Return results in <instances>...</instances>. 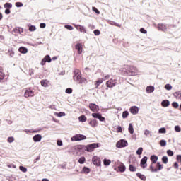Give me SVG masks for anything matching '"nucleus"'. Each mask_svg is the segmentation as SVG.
Returning a JSON list of instances; mask_svg holds the SVG:
<instances>
[{
    "mask_svg": "<svg viewBox=\"0 0 181 181\" xmlns=\"http://www.w3.org/2000/svg\"><path fill=\"white\" fill-rule=\"evenodd\" d=\"M146 91L148 94H151V93H153L155 91V86H148L146 88Z\"/></svg>",
    "mask_w": 181,
    "mask_h": 181,
    "instance_id": "18",
    "label": "nucleus"
},
{
    "mask_svg": "<svg viewBox=\"0 0 181 181\" xmlns=\"http://www.w3.org/2000/svg\"><path fill=\"white\" fill-rule=\"evenodd\" d=\"M92 10L93 11V12H95V13H97V15H100V11H98V9H97V8L93 7Z\"/></svg>",
    "mask_w": 181,
    "mask_h": 181,
    "instance_id": "56",
    "label": "nucleus"
},
{
    "mask_svg": "<svg viewBox=\"0 0 181 181\" xmlns=\"http://www.w3.org/2000/svg\"><path fill=\"white\" fill-rule=\"evenodd\" d=\"M150 170H151V172L156 173V172H158V168H154L153 163H151L150 165Z\"/></svg>",
    "mask_w": 181,
    "mask_h": 181,
    "instance_id": "37",
    "label": "nucleus"
},
{
    "mask_svg": "<svg viewBox=\"0 0 181 181\" xmlns=\"http://www.w3.org/2000/svg\"><path fill=\"white\" fill-rule=\"evenodd\" d=\"M144 151V148L142 147H140L136 151L137 155H142V152Z\"/></svg>",
    "mask_w": 181,
    "mask_h": 181,
    "instance_id": "44",
    "label": "nucleus"
},
{
    "mask_svg": "<svg viewBox=\"0 0 181 181\" xmlns=\"http://www.w3.org/2000/svg\"><path fill=\"white\" fill-rule=\"evenodd\" d=\"M78 119L80 122H86V121H87V117H86L84 115H81L78 117Z\"/></svg>",
    "mask_w": 181,
    "mask_h": 181,
    "instance_id": "35",
    "label": "nucleus"
},
{
    "mask_svg": "<svg viewBox=\"0 0 181 181\" xmlns=\"http://www.w3.org/2000/svg\"><path fill=\"white\" fill-rule=\"evenodd\" d=\"M54 115H55L56 117H59L60 118L62 117H66V113L64 112H54Z\"/></svg>",
    "mask_w": 181,
    "mask_h": 181,
    "instance_id": "25",
    "label": "nucleus"
},
{
    "mask_svg": "<svg viewBox=\"0 0 181 181\" xmlns=\"http://www.w3.org/2000/svg\"><path fill=\"white\" fill-rule=\"evenodd\" d=\"M128 131L129 134H134V126L132 125V123L129 124Z\"/></svg>",
    "mask_w": 181,
    "mask_h": 181,
    "instance_id": "33",
    "label": "nucleus"
},
{
    "mask_svg": "<svg viewBox=\"0 0 181 181\" xmlns=\"http://www.w3.org/2000/svg\"><path fill=\"white\" fill-rule=\"evenodd\" d=\"M35 95V92L30 88H27L25 91L24 96L25 98H29V97H33Z\"/></svg>",
    "mask_w": 181,
    "mask_h": 181,
    "instance_id": "9",
    "label": "nucleus"
},
{
    "mask_svg": "<svg viewBox=\"0 0 181 181\" xmlns=\"http://www.w3.org/2000/svg\"><path fill=\"white\" fill-rule=\"evenodd\" d=\"M99 146L98 143H93L85 146V151H87V152H93L95 148H99Z\"/></svg>",
    "mask_w": 181,
    "mask_h": 181,
    "instance_id": "3",
    "label": "nucleus"
},
{
    "mask_svg": "<svg viewBox=\"0 0 181 181\" xmlns=\"http://www.w3.org/2000/svg\"><path fill=\"white\" fill-rule=\"evenodd\" d=\"M65 93H66V94H71L73 93V89L68 88L66 89Z\"/></svg>",
    "mask_w": 181,
    "mask_h": 181,
    "instance_id": "51",
    "label": "nucleus"
},
{
    "mask_svg": "<svg viewBox=\"0 0 181 181\" xmlns=\"http://www.w3.org/2000/svg\"><path fill=\"white\" fill-rule=\"evenodd\" d=\"M8 53L10 57H13V56H15V52H13V50H8Z\"/></svg>",
    "mask_w": 181,
    "mask_h": 181,
    "instance_id": "57",
    "label": "nucleus"
},
{
    "mask_svg": "<svg viewBox=\"0 0 181 181\" xmlns=\"http://www.w3.org/2000/svg\"><path fill=\"white\" fill-rule=\"evenodd\" d=\"M88 107L92 112H98L100 111V106L95 105V103H89Z\"/></svg>",
    "mask_w": 181,
    "mask_h": 181,
    "instance_id": "7",
    "label": "nucleus"
},
{
    "mask_svg": "<svg viewBox=\"0 0 181 181\" xmlns=\"http://www.w3.org/2000/svg\"><path fill=\"white\" fill-rule=\"evenodd\" d=\"M175 131L176 132H180V131H181L180 127H179V126H175Z\"/></svg>",
    "mask_w": 181,
    "mask_h": 181,
    "instance_id": "60",
    "label": "nucleus"
},
{
    "mask_svg": "<svg viewBox=\"0 0 181 181\" xmlns=\"http://www.w3.org/2000/svg\"><path fill=\"white\" fill-rule=\"evenodd\" d=\"M144 135L147 136V138H151V136H152V132L146 129L144 130Z\"/></svg>",
    "mask_w": 181,
    "mask_h": 181,
    "instance_id": "27",
    "label": "nucleus"
},
{
    "mask_svg": "<svg viewBox=\"0 0 181 181\" xmlns=\"http://www.w3.org/2000/svg\"><path fill=\"white\" fill-rule=\"evenodd\" d=\"M34 142H40L42 141V135L36 134L33 137Z\"/></svg>",
    "mask_w": 181,
    "mask_h": 181,
    "instance_id": "17",
    "label": "nucleus"
},
{
    "mask_svg": "<svg viewBox=\"0 0 181 181\" xmlns=\"http://www.w3.org/2000/svg\"><path fill=\"white\" fill-rule=\"evenodd\" d=\"M84 139H87V136L83 134H76L71 138V141H72V142H77L78 141H83Z\"/></svg>",
    "mask_w": 181,
    "mask_h": 181,
    "instance_id": "4",
    "label": "nucleus"
},
{
    "mask_svg": "<svg viewBox=\"0 0 181 181\" xmlns=\"http://www.w3.org/2000/svg\"><path fill=\"white\" fill-rule=\"evenodd\" d=\"M4 8H12V4H11V3H6L4 4Z\"/></svg>",
    "mask_w": 181,
    "mask_h": 181,
    "instance_id": "58",
    "label": "nucleus"
},
{
    "mask_svg": "<svg viewBox=\"0 0 181 181\" xmlns=\"http://www.w3.org/2000/svg\"><path fill=\"white\" fill-rule=\"evenodd\" d=\"M173 95L175 98L180 99L181 98V91L175 92Z\"/></svg>",
    "mask_w": 181,
    "mask_h": 181,
    "instance_id": "32",
    "label": "nucleus"
},
{
    "mask_svg": "<svg viewBox=\"0 0 181 181\" xmlns=\"http://www.w3.org/2000/svg\"><path fill=\"white\" fill-rule=\"evenodd\" d=\"M89 125H90L92 128H95V127H97V120L95 119L90 120L89 122Z\"/></svg>",
    "mask_w": 181,
    "mask_h": 181,
    "instance_id": "24",
    "label": "nucleus"
},
{
    "mask_svg": "<svg viewBox=\"0 0 181 181\" xmlns=\"http://www.w3.org/2000/svg\"><path fill=\"white\" fill-rule=\"evenodd\" d=\"M52 62V58H50L49 55H46L41 61L40 64L41 66H45L46 63H50Z\"/></svg>",
    "mask_w": 181,
    "mask_h": 181,
    "instance_id": "10",
    "label": "nucleus"
},
{
    "mask_svg": "<svg viewBox=\"0 0 181 181\" xmlns=\"http://www.w3.org/2000/svg\"><path fill=\"white\" fill-rule=\"evenodd\" d=\"M104 82V78H98L95 82V86L97 87L100 86V84H103Z\"/></svg>",
    "mask_w": 181,
    "mask_h": 181,
    "instance_id": "21",
    "label": "nucleus"
},
{
    "mask_svg": "<svg viewBox=\"0 0 181 181\" xmlns=\"http://www.w3.org/2000/svg\"><path fill=\"white\" fill-rule=\"evenodd\" d=\"M14 33H23V28H20V27H16L13 30Z\"/></svg>",
    "mask_w": 181,
    "mask_h": 181,
    "instance_id": "22",
    "label": "nucleus"
},
{
    "mask_svg": "<svg viewBox=\"0 0 181 181\" xmlns=\"http://www.w3.org/2000/svg\"><path fill=\"white\" fill-rule=\"evenodd\" d=\"M78 162L81 165H83V163H84V162H86V158L85 157H81L78 159Z\"/></svg>",
    "mask_w": 181,
    "mask_h": 181,
    "instance_id": "42",
    "label": "nucleus"
},
{
    "mask_svg": "<svg viewBox=\"0 0 181 181\" xmlns=\"http://www.w3.org/2000/svg\"><path fill=\"white\" fill-rule=\"evenodd\" d=\"M96 119H99V121L103 122L105 121V117H103L101 115V114H100L99 116H98V118Z\"/></svg>",
    "mask_w": 181,
    "mask_h": 181,
    "instance_id": "39",
    "label": "nucleus"
},
{
    "mask_svg": "<svg viewBox=\"0 0 181 181\" xmlns=\"http://www.w3.org/2000/svg\"><path fill=\"white\" fill-rule=\"evenodd\" d=\"M74 80H75L76 83H78V84H86L87 83V79L81 77L78 72V69L74 71Z\"/></svg>",
    "mask_w": 181,
    "mask_h": 181,
    "instance_id": "2",
    "label": "nucleus"
},
{
    "mask_svg": "<svg viewBox=\"0 0 181 181\" xmlns=\"http://www.w3.org/2000/svg\"><path fill=\"white\" fill-rule=\"evenodd\" d=\"M25 132H26V134H29V132L35 134L36 132H37V131L32 129H25Z\"/></svg>",
    "mask_w": 181,
    "mask_h": 181,
    "instance_id": "48",
    "label": "nucleus"
},
{
    "mask_svg": "<svg viewBox=\"0 0 181 181\" xmlns=\"http://www.w3.org/2000/svg\"><path fill=\"white\" fill-rule=\"evenodd\" d=\"M157 166L158 167L157 168L158 170H162V169H163V165L160 164L159 162L157 163Z\"/></svg>",
    "mask_w": 181,
    "mask_h": 181,
    "instance_id": "47",
    "label": "nucleus"
},
{
    "mask_svg": "<svg viewBox=\"0 0 181 181\" xmlns=\"http://www.w3.org/2000/svg\"><path fill=\"white\" fill-rule=\"evenodd\" d=\"M160 146H166V141L165 140L160 141Z\"/></svg>",
    "mask_w": 181,
    "mask_h": 181,
    "instance_id": "54",
    "label": "nucleus"
},
{
    "mask_svg": "<svg viewBox=\"0 0 181 181\" xmlns=\"http://www.w3.org/2000/svg\"><path fill=\"white\" fill-rule=\"evenodd\" d=\"M103 165L105 166H110V165H111V160L105 158L103 160Z\"/></svg>",
    "mask_w": 181,
    "mask_h": 181,
    "instance_id": "28",
    "label": "nucleus"
},
{
    "mask_svg": "<svg viewBox=\"0 0 181 181\" xmlns=\"http://www.w3.org/2000/svg\"><path fill=\"white\" fill-rule=\"evenodd\" d=\"M29 30L30 32H35V30H36V27L34 25H30L29 27Z\"/></svg>",
    "mask_w": 181,
    "mask_h": 181,
    "instance_id": "53",
    "label": "nucleus"
},
{
    "mask_svg": "<svg viewBox=\"0 0 181 181\" xmlns=\"http://www.w3.org/2000/svg\"><path fill=\"white\" fill-rule=\"evenodd\" d=\"M129 111L133 115H136V114L139 112V108L136 106H132L129 109Z\"/></svg>",
    "mask_w": 181,
    "mask_h": 181,
    "instance_id": "13",
    "label": "nucleus"
},
{
    "mask_svg": "<svg viewBox=\"0 0 181 181\" xmlns=\"http://www.w3.org/2000/svg\"><path fill=\"white\" fill-rule=\"evenodd\" d=\"M128 145V141L125 139H121L116 144V148H119V149H121L122 148H126V146Z\"/></svg>",
    "mask_w": 181,
    "mask_h": 181,
    "instance_id": "5",
    "label": "nucleus"
},
{
    "mask_svg": "<svg viewBox=\"0 0 181 181\" xmlns=\"http://www.w3.org/2000/svg\"><path fill=\"white\" fill-rule=\"evenodd\" d=\"M177 162H180V163H181V155L177 156Z\"/></svg>",
    "mask_w": 181,
    "mask_h": 181,
    "instance_id": "64",
    "label": "nucleus"
},
{
    "mask_svg": "<svg viewBox=\"0 0 181 181\" xmlns=\"http://www.w3.org/2000/svg\"><path fill=\"white\" fill-rule=\"evenodd\" d=\"M117 84V80L115 79H110L106 82V86L109 88H112V87H115Z\"/></svg>",
    "mask_w": 181,
    "mask_h": 181,
    "instance_id": "8",
    "label": "nucleus"
},
{
    "mask_svg": "<svg viewBox=\"0 0 181 181\" xmlns=\"http://www.w3.org/2000/svg\"><path fill=\"white\" fill-rule=\"evenodd\" d=\"M74 149L76 152L83 153L86 151V146L84 145H76L74 146Z\"/></svg>",
    "mask_w": 181,
    "mask_h": 181,
    "instance_id": "6",
    "label": "nucleus"
},
{
    "mask_svg": "<svg viewBox=\"0 0 181 181\" xmlns=\"http://www.w3.org/2000/svg\"><path fill=\"white\" fill-rule=\"evenodd\" d=\"M120 71L124 76H138L139 71L135 66L124 65V67L120 69Z\"/></svg>",
    "mask_w": 181,
    "mask_h": 181,
    "instance_id": "1",
    "label": "nucleus"
},
{
    "mask_svg": "<svg viewBox=\"0 0 181 181\" xmlns=\"http://www.w3.org/2000/svg\"><path fill=\"white\" fill-rule=\"evenodd\" d=\"M15 141V138H13V136L8 137L7 139V142H8V144H12V142H14Z\"/></svg>",
    "mask_w": 181,
    "mask_h": 181,
    "instance_id": "45",
    "label": "nucleus"
},
{
    "mask_svg": "<svg viewBox=\"0 0 181 181\" xmlns=\"http://www.w3.org/2000/svg\"><path fill=\"white\" fill-rule=\"evenodd\" d=\"M128 115H129V112L128 111H124L122 112V118L125 119V118L128 117Z\"/></svg>",
    "mask_w": 181,
    "mask_h": 181,
    "instance_id": "36",
    "label": "nucleus"
},
{
    "mask_svg": "<svg viewBox=\"0 0 181 181\" xmlns=\"http://www.w3.org/2000/svg\"><path fill=\"white\" fill-rule=\"evenodd\" d=\"M161 105L165 108L166 107H169L170 105V102H169L168 100H164L161 102Z\"/></svg>",
    "mask_w": 181,
    "mask_h": 181,
    "instance_id": "19",
    "label": "nucleus"
},
{
    "mask_svg": "<svg viewBox=\"0 0 181 181\" xmlns=\"http://www.w3.org/2000/svg\"><path fill=\"white\" fill-rule=\"evenodd\" d=\"M18 52H20V53H22L23 54H26V53H28V49L25 47H21L18 49Z\"/></svg>",
    "mask_w": 181,
    "mask_h": 181,
    "instance_id": "20",
    "label": "nucleus"
},
{
    "mask_svg": "<svg viewBox=\"0 0 181 181\" xmlns=\"http://www.w3.org/2000/svg\"><path fill=\"white\" fill-rule=\"evenodd\" d=\"M172 106L174 107V108H179V103H177V102H173L172 103Z\"/></svg>",
    "mask_w": 181,
    "mask_h": 181,
    "instance_id": "52",
    "label": "nucleus"
},
{
    "mask_svg": "<svg viewBox=\"0 0 181 181\" xmlns=\"http://www.w3.org/2000/svg\"><path fill=\"white\" fill-rule=\"evenodd\" d=\"M92 162L95 166H100L101 165V160H100V158L97 156H93L92 158Z\"/></svg>",
    "mask_w": 181,
    "mask_h": 181,
    "instance_id": "11",
    "label": "nucleus"
},
{
    "mask_svg": "<svg viewBox=\"0 0 181 181\" xmlns=\"http://www.w3.org/2000/svg\"><path fill=\"white\" fill-rule=\"evenodd\" d=\"M76 50H77L78 54H81L83 53V44L78 43L75 46Z\"/></svg>",
    "mask_w": 181,
    "mask_h": 181,
    "instance_id": "15",
    "label": "nucleus"
},
{
    "mask_svg": "<svg viewBox=\"0 0 181 181\" xmlns=\"http://www.w3.org/2000/svg\"><path fill=\"white\" fill-rule=\"evenodd\" d=\"M162 161L166 165V163H168V162L169 161V160L168 159V156H163L162 158Z\"/></svg>",
    "mask_w": 181,
    "mask_h": 181,
    "instance_id": "46",
    "label": "nucleus"
},
{
    "mask_svg": "<svg viewBox=\"0 0 181 181\" xmlns=\"http://www.w3.org/2000/svg\"><path fill=\"white\" fill-rule=\"evenodd\" d=\"M5 78V73L0 72V80H4Z\"/></svg>",
    "mask_w": 181,
    "mask_h": 181,
    "instance_id": "59",
    "label": "nucleus"
},
{
    "mask_svg": "<svg viewBox=\"0 0 181 181\" xmlns=\"http://www.w3.org/2000/svg\"><path fill=\"white\" fill-rule=\"evenodd\" d=\"M159 134H166V129L165 127H162L158 130Z\"/></svg>",
    "mask_w": 181,
    "mask_h": 181,
    "instance_id": "43",
    "label": "nucleus"
},
{
    "mask_svg": "<svg viewBox=\"0 0 181 181\" xmlns=\"http://www.w3.org/2000/svg\"><path fill=\"white\" fill-rule=\"evenodd\" d=\"M15 5L17 8H22V6H23V4L22 2H16Z\"/></svg>",
    "mask_w": 181,
    "mask_h": 181,
    "instance_id": "50",
    "label": "nucleus"
},
{
    "mask_svg": "<svg viewBox=\"0 0 181 181\" xmlns=\"http://www.w3.org/2000/svg\"><path fill=\"white\" fill-rule=\"evenodd\" d=\"M74 27L76 28V29H77V30H79V32H82L83 33H86V32H87V30L83 25L74 24Z\"/></svg>",
    "mask_w": 181,
    "mask_h": 181,
    "instance_id": "16",
    "label": "nucleus"
},
{
    "mask_svg": "<svg viewBox=\"0 0 181 181\" xmlns=\"http://www.w3.org/2000/svg\"><path fill=\"white\" fill-rule=\"evenodd\" d=\"M129 169L130 172H136V167L132 165V164L129 165Z\"/></svg>",
    "mask_w": 181,
    "mask_h": 181,
    "instance_id": "38",
    "label": "nucleus"
},
{
    "mask_svg": "<svg viewBox=\"0 0 181 181\" xmlns=\"http://www.w3.org/2000/svg\"><path fill=\"white\" fill-rule=\"evenodd\" d=\"M140 32L141 33H144V35H146V33H148V32L146 31V30H145V28H141Z\"/></svg>",
    "mask_w": 181,
    "mask_h": 181,
    "instance_id": "63",
    "label": "nucleus"
},
{
    "mask_svg": "<svg viewBox=\"0 0 181 181\" xmlns=\"http://www.w3.org/2000/svg\"><path fill=\"white\" fill-rule=\"evenodd\" d=\"M146 162H148V157L144 156L141 160V163H140V165H141V168H143V169H145V168H146V166H148V165H146Z\"/></svg>",
    "mask_w": 181,
    "mask_h": 181,
    "instance_id": "14",
    "label": "nucleus"
},
{
    "mask_svg": "<svg viewBox=\"0 0 181 181\" xmlns=\"http://www.w3.org/2000/svg\"><path fill=\"white\" fill-rule=\"evenodd\" d=\"M167 154L168 155V156H173V151H172L171 150H168Z\"/></svg>",
    "mask_w": 181,
    "mask_h": 181,
    "instance_id": "61",
    "label": "nucleus"
},
{
    "mask_svg": "<svg viewBox=\"0 0 181 181\" xmlns=\"http://www.w3.org/2000/svg\"><path fill=\"white\" fill-rule=\"evenodd\" d=\"M90 172H91V170L87 167H83L82 169V173H90Z\"/></svg>",
    "mask_w": 181,
    "mask_h": 181,
    "instance_id": "31",
    "label": "nucleus"
},
{
    "mask_svg": "<svg viewBox=\"0 0 181 181\" xmlns=\"http://www.w3.org/2000/svg\"><path fill=\"white\" fill-rule=\"evenodd\" d=\"M157 28L158 30H161V32H166L168 30V26H166V24L158 23Z\"/></svg>",
    "mask_w": 181,
    "mask_h": 181,
    "instance_id": "12",
    "label": "nucleus"
},
{
    "mask_svg": "<svg viewBox=\"0 0 181 181\" xmlns=\"http://www.w3.org/2000/svg\"><path fill=\"white\" fill-rule=\"evenodd\" d=\"M165 90H172V85L168 83L165 86Z\"/></svg>",
    "mask_w": 181,
    "mask_h": 181,
    "instance_id": "49",
    "label": "nucleus"
},
{
    "mask_svg": "<svg viewBox=\"0 0 181 181\" xmlns=\"http://www.w3.org/2000/svg\"><path fill=\"white\" fill-rule=\"evenodd\" d=\"M64 28H65L66 29H67L68 30H73V29H74L73 26L69 25H66L64 26Z\"/></svg>",
    "mask_w": 181,
    "mask_h": 181,
    "instance_id": "55",
    "label": "nucleus"
},
{
    "mask_svg": "<svg viewBox=\"0 0 181 181\" xmlns=\"http://www.w3.org/2000/svg\"><path fill=\"white\" fill-rule=\"evenodd\" d=\"M109 24L112 25L113 26H117V28H121V24H118V23H115V21H110Z\"/></svg>",
    "mask_w": 181,
    "mask_h": 181,
    "instance_id": "34",
    "label": "nucleus"
},
{
    "mask_svg": "<svg viewBox=\"0 0 181 181\" xmlns=\"http://www.w3.org/2000/svg\"><path fill=\"white\" fill-rule=\"evenodd\" d=\"M136 176L141 180H146V177L144 175L141 174L140 173H136Z\"/></svg>",
    "mask_w": 181,
    "mask_h": 181,
    "instance_id": "29",
    "label": "nucleus"
},
{
    "mask_svg": "<svg viewBox=\"0 0 181 181\" xmlns=\"http://www.w3.org/2000/svg\"><path fill=\"white\" fill-rule=\"evenodd\" d=\"M100 113H99L98 112H94L93 113H92V117L93 118H95L97 119Z\"/></svg>",
    "mask_w": 181,
    "mask_h": 181,
    "instance_id": "40",
    "label": "nucleus"
},
{
    "mask_svg": "<svg viewBox=\"0 0 181 181\" xmlns=\"http://www.w3.org/2000/svg\"><path fill=\"white\" fill-rule=\"evenodd\" d=\"M118 169L119 172L123 173L126 169L125 165H124V163H120L119 165L118 166Z\"/></svg>",
    "mask_w": 181,
    "mask_h": 181,
    "instance_id": "26",
    "label": "nucleus"
},
{
    "mask_svg": "<svg viewBox=\"0 0 181 181\" xmlns=\"http://www.w3.org/2000/svg\"><path fill=\"white\" fill-rule=\"evenodd\" d=\"M93 33L95 36H99L100 32L98 30H95Z\"/></svg>",
    "mask_w": 181,
    "mask_h": 181,
    "instance_id": "62",
    "label": "nucleus"
},
{
    "mask_svg": "<svg viewBox=\"0 0 181 181\" xmlns=\"http://www.w3.org/2000/svg\"><path fill=\"white\" fill-rule=\"evenodd\" d=\"M19 169H20V170H21V172H23V173H26V172H28V168H26L22 165H21L19 167Z\"/></svg>",
    "mask_w": 181,
    "mask_h": 181,
    "instance_id": "41",
    "label": "nucleus"
},
{
    "mask_svg": "<svg viewBox=\"0 0 181 181\" xmlns=\"http://www.w3.org/2000/svg\"><path fill=\"white\" fill-rule=\"evenodd\" d=\"M40 83L42 87H49V81L47 80H42Z\"/></svg>",
    "mask_w": 181,
    "mask_h": 181,
    "instance_id": "23",
    "label": "nucleus"
},
{
    "mask_svg": "<svg viewBox=\"0 0 181 181\" xmlns=\"http://www.w3.org/2000/svg\"><path fill=\"white\" fill-rule=\"evenodd\" d=\"M151 160L152 163H156L158 162V156L153 155L151 156Z\"/></svg>",
    "mask_w": 181,
    "mask_h": 181,
    "instance_id": "30",
    "label": "nucleus"
}]
</instances>
